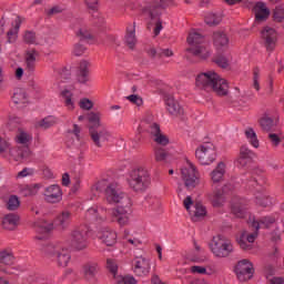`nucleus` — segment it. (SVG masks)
<instances>
[{
	"mask_svg": "<svg viewBox=\"0 0 284 284\" xmlns=\"http://www.w3.org/2000/svg\"><path fill=\"white\" fill-rule=\"evenodd\" d=\"M222 18L221 16L216 14V13H209L205 17V23L207 26H219V23H221Z\"/></svg>",
	"mask_w": 284,
	"mask_h": 284,
	"instance_id": "48",
	"label": "nucleus"
},
{
	"mask_svg": "<svg viewBox=\"0 0 284 284\" xmlns=\"http://www.w3.org/2000/svg\"><path fill=\"white\" fill-rule=\"evenodd\" d=\"M195 85L201 90H206V92L213 90L219 97H227L230 92L227 80L221 78V75L214 71L200 73L195 79Z\"/></svg>",
	"mask_w": 284,
	"mask_h": 284,
	"instance_id": "1",
	"label": "nucleus"
},
{
	"mask_svg": "<svg viewBox=\"0 0 284 284\" xmlns=\"http://www.w3.org/2000/svg\"><path fill=\"white\" fill-rule=\"evenodd\" d=\"M182 180L187 190H194L199 185V171L192 162L187 161L186 164L181 169Z\"/></svg>",
	"mask_w": 284,
	"mask_h": 284,
	"instance_id": "14",
	"label": "nucleus"
},
{
	"mask_svg": "<svg viewBox=\"0 0 284 284\" xmlns=\"http://www.w3.org/2000/svg\"><path fill=\"white\" fill-rule=\"evenodd\" d=\"M268 139L273 145V148H278L281 145V138L276 133H270Z\"/></svg>",
	"mask_w": 284,
	"mask_h": 284,
	"instance_id": "62",
	"label": "nucleus"
},
{
	"mask_svg": "<svg viewBox=\"0 0 284 284\" xmlns=\"http://www.w3.org/2000/svg\"><path fill=\"white\" fill-rule=\"evenodd\" d=\"M19 225V216L14 213L7 214L2 219V227L4 230H14Z\"/></svg>",
	"mask_w": 284,
	"mask_h": 284,
	"instance_id": "35",
	"label": "nucleus"
},
{
	"mask_svg": "<svg viewBox=\"0 0 284 284\" xmlns=\"http://www.w3.org/2000/svg\"><path fill=\"white\" fill-rule=\"evenodd\" d=\"M213 45L217 52H225L230 48V38L223 31H215L213 33Z\"/></svg>",
	"mask_w": 284,
	"mask_h": 284,
	"instance_id": "24",
	"label": "nucleus"
},
{
	"mask_svg": "<svg viewBox=\"0 0 284 284\" xmlns=\"http://www.w3.org/2000/svg\"><path fill=\"white\" fill-rule=\"evenodd\" d=\"M125 43L130 50H134V47L136 45V31L134 27L126 29Z\"/></svg>",
	"mask_w": 284,
	"mask_h": 284,
	"instance_id": "40",
	"label": "nucleus"
},
{
	"mask_svg": "<svg viewBox=\"0 0 284 284\" xmlns=\"http://www.w3.org/2000/svg\"><path fill=\"white\" fill-rule=\"evenodd\" d=\"M255 201H256V204L261 205L262 207H267V205L272 203L270 197H267L266 195H261V196L256 195Z\"/></svg>",
	"mask_w": 284,
	"mask_h": 284,
	"instance_id": "58",
	"label": "nucleus"
},
{
	"mask_svg": "<svg viewBox=\"0 0 284 284\" xmlns=\"http://www.w3.org/2000/svg\"><path fill=\"white\" fill-rule=\"evenodd\" d=\"M146 130H148L149 134H151V136H153V139L161 134V125H159L155 122L150 123Z\"/></svg>",
	"mask_w": 284,
	"mask_h": 284,
	"instance_id": "54",
	"label": "nucleus"
},
{
	"mask_svg": "<svg viewBox=\"0 0 284 284\" xmlns=\"http://www.w3.org/2000/svg\"><path fill=\"white\" fill-rule=\"evenodd\" d=\"M21 205V202L19 201V197L17 195H10L9 200L7 202V209L11 212H14V210H19V206Z\"/></svg>",
	"mask_w": 284,
	"mask_h": 284,
	"instance_id": "46",
	"label": "nucleus"
},
{
	"mask_svg": "<svg viewBox=\"0 0 284 284\" xmlns=\"http://www.w3.org/2000/svg\"><path fill=\"white\" fill-rule=\"evenodd\" d=\"M261 70L258 68H255L253 70V88L258 92L261 90Z\"/></svg>",
	"mask_w": 284,
	"mask_h": 284,
	"instance_id": "51",
	"label": "nucleus"
},
{
	"mask_svg": "<svg viewBox=\"0 0 284 284\" xmlns=\"http://www.w3.org/2000/svg\"><path fill=\"white\" fill-rule=\"evenodd\" d=\"M195 156L201 165H211L216 160V150L211 142L202 143L195 151Z\"/></svg>",
	"mask_w": 284,
	"mask_h": 284,
	"instance_id": "12",
	"label": "nucleus"
},
{
	"mask_svg": "<svg viewBox=\"0 0 284 284\" xmlns=\"http://www.w3.org/2000/svg\"><path fill=\"white\" fill-rule=\"evenodd\" d=\"M22 196H34L37 194V184L24 185L21 189Z\"/></svg>",
	"mask_w": 284,
	"mask_h": 284,
	"instance_id": "53",
	"label": "nucleus"
},
{
	"mask_svg": "<svg viewBox=\"0 0 284 284\" xmlns=\"http://www.w3.org/2000/svg\"><path fill=\"white\" fill-rule=\"evenodd\" d=\"M152 183L150 171L143 166H138L126 174V184L133 192H145Z\"/></svg>",
	"mask_w": 284,
	"mask_h": 284,
	"instance_id": "3",
	"label": "nucleus"
},
{
	"mask_svg": "<svg viewBox=\"0 0 284 284\" xmlns=\"http://www.w3.org/2000/svg\"><path fill=\"white\" fill-rule=\"evenodd\" d=\"M99 273V264L97 262H87L82 265V274L87 281H92Z\"/></svg>",
	"mask_w": 284,
	"mask_h": 284,
	"instance_id": "31",
	"label": "nucleus"
},
{
	"mask_svg": "<svg viewBox=\"0 0 284 284\" xmlns=\"http://www.w3.org/2000/svg\"><path fill=\"white\" fill-rule=\"evenodd\" d=\"M28 95L26 94V91L23 90H17L13 93L12 102L18 105V108H26V104L28 103Z\"/></svg>",
	"mask_w": 284,
	"mask_h": 284,
	"instance_id": "37",
	"label": "nucleus"
},
{
	"mask_svg": "<svg viewBox=\"0 0 284 284\" xmlns=\"http://www.w3.org/2000/svg\"><path fill=\"white\" fill-rule=\"evenodd\" d=\"M59 123V119L54 115H48L44 119H42L40 122H38L39 128H42V130H50V128H54Z\"/></svg>",
	"mask_w": 284,
	"mask_h": 284,
	"instance_id": "39",
	"label": "nucleus"
},
{
	"mask_svg": "<svg viewBox=\"0 0 284 284\" xmlns=\"http://www.w3.org/2000/svg\"><path fill=\"white\" fill-rule=\"evenodd\" d=\"M183 205H184L185 210L187 212H190V214L192 216V221H199L207 214V209H205V206L201 203H195V205H194V201L192 200V196H190V195L184 199ZM192 205H194L193 212L190 211V207H192Z\"/></svg>",
	"mask_w": 284,
	"mask_h": 284,
	"instance_id": "18",
	"label": "nucleus"
},
{
	"mask_svg": "<svg viewBox=\"0 0 284 284\" xmlns=\"http://www.w3.org/2000/svg\"><path fill=\"white\" fill-rule=\"evenodd\" d=\"M98 239L104 243V245H108L109 247H112L116 243V231L104 227L98 232Z\"/></svg>",
	"mask_w": 284,
	"mask_h": 284,
	"instance_id": "26",
	"label": "nucleus"
},
{
	"mask_svg": "<svg viewBox=\"0 0 284 284\" xmlns=\"http://www.w3.org/2000/svg\"><path fill=\"white\" fill-rule=\"evenodd\" d=\"M61 99L68 110H74V94H72V91L64 89L60 93Z\"/></svg>",
	"mask_w": 284,
	"mask_h": 284,
	"instance_id": "38",
	"label": "nucleus"
},
{
	"mask_svg": "<svg viewBox=\"0 0 284 284\" xmlns=\"http://www.w3.org/2000/svg\"><path fill=\"white\" fill-rule=\"evenodd\" d=\"M77 81L82 85H85L87 83H90L92 81V78H90V62L85 60L80 62L77 72Z\"/></svg>",
	"mask_w": 284,
	"mask_h": 284,
	"instance_id": "25",
	"label": "nucleus"
},
{
	"mask_svg": "<svg viewBox=\"0 0 284 284\" xmlns=\"http://www.w3.org/2000/svg\"><path fill=\"white\" fill-rule=\"evenodd\" d=\"M106 270L111 272L114 278H116V272H119V265L116 264V261L114 260H106Z\"/></svg>",
	"mask_w": 284,
	"mask_h": 284,
	"instance_id": "55",
	"label": "nucleus"
},
{
	"mask_svg": "<svg viewBox=\"0 0 284 284\" xmlns=\"http://www.w3.org/2000/svg\"><path fill=\"white\" fill-rule=\"evenodd\" d=\"M247 190L252 192H263L265 185H267V179L263 174V171L256 169L252 173H248L246 180H243Z\"/></svg>",
	"mask_w": 284,
	"mask_h": 284,
	"instance_id": "11",
	"label": "nucleus"
},
{
	"mask_svg": "<svg viewBox=\"0 0 284 284\" xmlns=\"http://www.w3.org/2000/svg\"><path fill=\"white\" fill-rule=\"evenodd\" d=\"M234 272L242 283L250 281L254 276V264L250 260H241L235 265Z\"/></svg>",
	"mask_w": 284,
	"mask_h": 284,
	"instance_id": "15",
	"label": "nucleus"
},
{
	"mask_svg": "<svg viewBox=\"0 0 284 284\" xmlns=\"http://www.w3.org/2000/svg\"><path fill=\"white\" fill-rule=\"evenodd\" d=\"M275 222H276V219H274L273 216H264L258 221H254L252 223V227H254L255 232L247 233L244 231L237 240V243L241 250H246V251L252 250V243L256 241V237L258 236V230H261V227L267 229L270 227V225H273V223Z\"/></svg>",
	"mask_w": 284,
	"mask_h": 284,
	"instance_id": "4",
	"label": "nucleus"
},
{
	"mask_svg": "<svg viewBox=\"0 0 284 284\" xmlns=\"http://www.w3.org/2000/svg\"><path fill=\"white\" fill-rule=\"evenodd\" d=\"M214 63H216V65H219V68H230V55L225 57L223 54H217L214 59H213Z\"/></svg>",
	"mask_w": 284,
	"mask_h": 284,
	"instance_id": "45",
	"label": "nucleus"
},
{
	"mask_svg": "<svg viewBox=\"0 0 284 284\" xmlns=\"http://www.w3.org/2000/svg\"><path fill=\"white\" fill-rule=\"evenodd\" d=\"M88 121L91 123L90 128H93L97 130L98 128H101V115L99 113L91 112L88 114Z\"/></svg>",
	"mask_w": 284,
	"mask_h": 284,
	"instance_id": "44",
	"label": "nucleus"
},
{
	"mask_svg": "<svg viewBox=\"0 0 284 284\" xmlns=\"http://www.w3.org/2000/svg\"><path fill=\"white\" fill-rule=\"evenodd\" d=\"M79 105L81 110H92V108H94V103L92 102V100L87 98L81 99Z\"/></svg>",
	"mask_w": 284,
	"mask_h": 284,
	"instance_id": "57",
	"label": "nucleus"
},
{
	"mask_svg": "<svg viewBox=\"0 0 284 284\" xmlns=\"http://www.w3.org/2000/svg\"><path fill=\"white\" fill-rule=\"evenodd\" d=\"M153 141H155L158 145H168V143H170V140L163 133H160L158 136L153 138Z\"/></svg>",
	"mask_w": 284,
	"mask_h": 284,
	"instance_id": "61",
	"label": "nucleus"
},
{
	"mask_svg": "<svg viewBox=\"0 0 284 284\" xmlns=\"http://www.w3.org/2000/svg\"><path fill=\"white\" fill-rule=\"evenodd\" d=\"M54 230V223L51 221L45 220H38V226H37V233L42 234V236H37L38 241H41V239H48L50 234H52V231Z\"/></svg>",
	"mask_w": 284,
	"mask_h": 284,
	"instance_id": "28",
	"label": "nucleus"
},
{
	"mask_svg": "<svg viewBox=\"0 0 284 284\" xmlns=\"http://www.w3.org/2000/svg\"><path fill=\"white\" fill-rule=\"evenodd\" d=\"M30 141H32V135H30V133H28L27 131L19 129L16 135V142L19 145H23V148L18 149V151L11 149L9 151L11 156H14V159H27V156L30 155V149H28V144L30 143ZM14 152H17V154H14Z\"/></svg>",
	"mask_w": 284,
	"mask_h": 284,
	"instance_id": "10",
	"label": "nucleus"
},
{
	"mask_svg": "<svg viewBox=\"0 0 284 284\" xmlns=\"http://www.w3.org/2000/svg\"><path fill=\"white\" fill-rule=\"evenodd\" d=\"M276 123H278V115H270V113H266L262 116L260 120V125L262 130L265 132H270L276 128Z\"/></svg>",
	"mask_w": 284,
	"mask_h": 284,
	"instance_id": "30",
	"label": "nucleus"
},
{
	"mask_svg": "<svg viewBox=\"0 0 284 284\" xmlns=\"http://www.w3.org/2000/svg\"><path fill=\"white\" fill-rule=\"evenodd\" d=\"M261 34L267 52H274V50L276 49V43L278 41V33L276 32V29L272 27H265L262 30Z\"/></svg>",
	"mask_w": 284,
	"mask_h": 284,
	"instance_id": "17",
	"label": "nucleus"
},
{
	"mask_svg": "<svg viewBox=\"0 0 284 284\" xmlns=\"http://www.w3.org/2000/svg\"><path fill=\"white\" fill-rule=\"evenodd\" d=\"M253 12L255 14V21H265L270 17V9L264 2H256L253 7Z\"/></svg>",
	"mask_w": 284,
	"mask_h": 284,
	"instance_id": "32",
	"label": "nucleus"
},
{
	"mask_svg": "<svg viewBox=\"0 0 284 284\" xmlns=\"http://www.w3.org/2000/svg\"><path fill=\"white\" fill-rule=\"evenodd\" d=\"M43 196L45 203L54 205L63 201V190L59 184H51L44 189Z\"/></svg>",
	"mask_w": 284,
	"mask_h": 284,
	"instance_id": "16",
	"label": "nucleus"
},
{
	"mask_svg": "<svg viewBox=\"0 0 284 284\" xmlns=\"http://www.w3.org/2000/svg\"><path fill=\"white\" fill-rule=\"evenodd\" d=\"M22 21L21 17H16L13 28L7 33V42L14 43L17 41L19 37V28H21Z\"/></svg>",
	"mask_w": 284,
	"mask_h": 284,
	"instance_id": "34",
	"label": "nucleus"
},
{
	"mask_svg": "<svg viewBox=\"0 0 284 284\" xmlns=\"http://www.w3.org/2000/svg\"><path fill=\"white\" fill-rule=\"evenodd\" d=\"M38 245L42 246L40 250L41 252H43L47 258H51V261H57L60 267H68V264L72 258V255L70 254V250L63 246V243L53 242L47 245L38 243Z\"/></svg>",
	"mask_w": 284,
	"mask_h": 284,
	"instance_id": "2",
	"label": "nucleus"
},
{
	"mask_svg": "<svg viewBox=\"0 0 284 284\" xmlns=\"http://www.w3.org/2000/svg\"><path fill=\"white\" fill-rule=\"evenodd\" d=\"M128 101L134 103V105H143V99L136 94H131L126 97Z\"/></svg>",
	"mask_w": 284,
	"mask_h": 284,
	"instance_id": "63",
	"label": "nucleus"
},
{
	"mask_svg": "<svg viewBox=\"0 0 284 284\" xmlns=\"http://www.w3.org/2000/svg\"><path fill=\"white\" fill-rule=\"evenodd\" d=\"M245 201L243 199H234L231 204L232 213L237 216V219H244L245 211L247 210L243 204Z\"/></svg>",
	"mask_w": 284,
	"mask_h": 284,
	"instance_id": "33",
	"label": "nucleus"
},
{
	"mask_svg": "<svg viewBox=\"0 0 284 284\" xmlns=\"http://www.w3.org/2000/svg\"><path fill=\"white\" fill-rule=\"evenodd\" d=\"M109 219L112 223H118L121 227L130 223V216H132V201L118 204L115 207L110 209Z\"/></svg>",
	"mask_w": 284,
	"mask_h": 284,
	"instance_id": "6",
	"label": "nucleus"
},
{
	"mask_svg": "<svg viewBox=\"0 0 284 284\" xmlns=\"http://www.w3.org/2000/svg\"><path fill=\"white\" fill-rule=\"evenodd\" d=\"M164 103L166 111L171 116H183V114H185V109H183V105H181V103L178 102V100L174 99V97H165Z\"/></svg>",
	"mask_w": 284,
	"mask_h": 284,
	"instance_id": "23",
	"label": "nucleus"
},
{
	"mask_svg": "<svg viewBox=\"0 0 284 284\" xmlns=\"http://www.w3.org/2000/svg\"><path fill=\"white\" fill-rule=\"evenodd\" d=\"M14 263V255L9 251H0V265H12Z\"/></svg>",
	"mask_w": 284,
	"mask_h": 284,
	"instance_id": "42",
	"label": "nucleus"
},
{
	"mask_svg": "<svg viewBox=\"0 0 284 284\" xmlns=\"http://www.w3.org/2000/svg\"><path fill=\"white\" fill-rule=\"evenodd\" d=\"M89 132L97 148H103V144L110 140V132L105 128L98 126V129H94V126H91Z\"/></svg>",
	"mask_w": 284,
	"mask_h": 284,
	"instance_id": "21",
	"label": "nucleus"
},
{
	"mask_svg": "<svg viewBox=\"0 0 284 284\" xmlns=\"http://www.w3.org/2000/svg\"><path fill=\"white\" fill-rule=\"evenodd\" d=\"M225 176V163L220 162L217 166L211 172V181L213 183H221Z\"/></svg>",
	"mask_w": 284,
	"mask_h": 284,
	"instance_id": "36",
	"label": "nucleus"
},
{
	"mask_svg": "<svg viewBox=\"0 0 284 284\" xmlns=\"http://www.w3.org/2000/svg\"><path fill=\"white\" fill-rule=\"evenodd\" d=\"M104 196L110 205H123V203L132 201L116 182H112L105 187Z\"/></svg>",
	"mask_w": 284,
	"mask_h": 284,
	"instance_id": "7",
	"label": "nucleus"
},
{
	"mask_svg": "<svg viewBox=\"0 0 284 284\" xmlns=\"http://www.w3.org/2000/svg\"><path fill=\"white\" fill-rule=\"evenodd\" d=\"M268 284H284V278L273 276V277L268 278Z\"/></svg>",
	"mask_w": 284,
	"mask_h": 284,
	"instance_id": "64",
	"label": "nucleus"
},
{
	"mask_svg": "<svg viewBox=\"0 0 284 284\" xmlns=\"http://www.w3.org/2000/svg\"><path fill=\"white\" fill-rule=\"evenodd\" d=\"M143 3V14H148L149 19H159L163 10L172 6V0H144Z\"/></svg>",
	"mask_w": 284,
	"mask_h": 284,
	"instance_id": "9",
	"label": "nucleus"
},
{
	"mask_svg": "<svg viewBox=\"0 0 284 284\" xmlns=\"http://www.w3.org/2000/svg\"><path fill=\"white\" fill-rule=\"evenodd\" d=\"M190 272L191 274H207V275L216 274V270L207 271L205 266H199V265L191 266Z\"/></svg>",
	"mask_w": 284,
	"mask_h": 284,
	"instance_id": "47",
	"label": "nucleus"
},
{
	"mask_svg": "<svg viewBox=\"0 0 284 284\" xmlns=\"http://www.w3.org/2000/svg\"><path fill=\"white\" fill-rule=\"evenodd\" d=\"M106 212L108 209L103 206H91L85 212V220L90 221L91 223H105V221H108V215H105Z\"/></svg>",
	"mask_w": 284,
	"mask_h": 284,
	"instance_id": "20",
	"label": "nucleus"
},
{
	"mask_svg": "<svg viewBox=\"0 0 284 284\" xmlns=\"http://www.w3.org/2000/svg\"><path fill=\"white\" fill-rule=\"evenodd\" d=\"M27 68L28 70H30L31 72H34V68L37 67V52L36 51H29L27 53Z\"/></svg>",
	"mask_w": 284,
	"mask_h": 284,
	"instance_id": "43",
	"label": "nucleus"
},
{
	"mask_svg": "<svg viewBox=\"0 0 284 284\" xmlns=\"http://www.w3.org/2000/svg\"><path fill=\"white\" fill-rule=\"evenodd\" d=\"M36 171L34 169L26 168L18 173V179H26L27 176H34Z\"/></svg>",
	"mask_w": 284,
	"mask_h": 284,
	"instance_id": "60",
	"label": "nucleus"
},
{
	"mask_svg": "<svg viewBox=\"0 0 284 284\" xmlns=\"http://www.w3.org/2000/svg\"><path fill=\"white\" fill-rule=\"evenodd\" d=\"M232 190H234V185L232 184H225L222 189L214 190L213 193L209 195L213 207H221V205L225 203V194L232 192Z\"/></svg>",
	"mask_w": 284,
	"mask_h": 284,
	"instance_id": "22",
	"label": "nucleus"
},
{
	"mask_svg": "<svg viewBox=\"0 0 284 284\" xmlns=\"http://www.w3.org/2000/svg\"><path fill=\"white\" fill-rule=\"evenodd\" d=\"M70 223H72V212L69 210H63L54 219V225L59 230H68Z\"/></svg>",
	"mask_w": 284,
	"mask_h": 284,
	"instance_id": "27",
	"label": "nucleus"
},
{
	"mask_svg": "<svg viewBox=\"0 0 284 284\" xmlns=\"http://www.w3.org/2000/svg\"><path fill=\"white\" fill-rule=\"evenodd\" d=\"M115 280L116 284H136L134 276H118Z\"/></svg>",
	"mask_w": 284,
	"mask_h": 284,
	"instance_id": "56",
	"label": "nucleus"
},
{
	"mask_svg": "<svg viewBox=\"0 0 284 284\" xmlns=\"http://www.w3.org/2000/svg\"><path fill=\"white\" fill-rule=\"evenodd\" d=\"M89 232L90 227H88V225H80L71 232V245L74 250L81 251L88 247Z\"/></svg>",
	"mask_w": 284,
	"mask_h": 284,
	"instance_id": "13",
	"label": "nucleus"
},
{
	"mask_svg": "<svg viewBox=\"0 0 284 284\" xmlns=\"http://www.w3.org/2000/svg\"><path fill=\"white\" fill-rule=\"evenodd\" d=\"M71 72H70V68L68 67H62L61 69L58 70V79L63 82V81H68V79H70L71 77Z\"/></svg>",
	"mask_w": 284,
	"mask_h": 284,
	"instance_id": "52",
	"label": "nucleus"
},
{
	"mask_svg": "<svg viewBox=\"0 0 284 284\" xmlns=\"http://www.w3.org/2000/svg\"><path fill=\"white\" fill-rule=\"evenodd\" d=\"M211 252L217 258H227L232 252H234V245H232V241L225 239L223 235H217L213 237L211 244Z\"/></svg>",
	"mask_w": 284,
	"mask_h": 284,
	"instance_id": "8",
	"label": "nucleus"
},
{
	"mask_svg": "<svg viewBox=\"0 0 284 284\" xmlns=\"http://www.w3.org/2000/svg\"><path fill=\"white\" fill-rule=\"evenodd\" d=\"M244 134L248 141V143H251V145L253 148H258L260 143H258V138L256 136V132L254 131V129L248 128L244 131Z\"/></svg>",
	"mask_w": 284,
	"mask_h": 284,
	"instance_id": "41",
	"label": "nucleus"
},
{
	"mask_svg": "<svg viewBox=\"0 0 284 284\" xmlns=\"http://www.w3.org/2000/svg\"><path fill=\"white\" fill-rule=\"evenodd\" d=\"M186 41L189 45H191L186 49V52H191V54L200 59H207V57H210V51L205 48V37H203L201 32L192 30Z\"/></svg>",
	"mask_w": 284,
	"mask_h": 284,
	"instance_id": "5",
	"label": "nucleus"
},
{
	"mask_svg": "<svg viewBox=\"0 0 284 284\" xmlns=\"http://www.w3.org/2000/svg\"><path fill=\"white\" fill-rule=\"evenodd\" d=\"M253 156H254V152H252L250 148L242 146L240 149V156L235 161V165H237V168H245V165H247L250 161H252Z\"/></svg>",
	"mask_w": 284,
	"mask_h": 284,
	"instance_id": "29",
	"label": "nucleus"
},
{
	"mask_svg": "<svg viewBox=\"0 0 284 284\" xmlns=\"http://www.w3.org/2000/svg\"><path fill=\"white\" fill-rule=\"evenodd\" d=\"M273 19L282 23V21H284V8H276L273 13Z\"/></svg>",
	"mask_w": 284,
	"mask_h": 284,
	"instance_id": "59",
	"label": "nucleus"
},
{
	"mask_svg": "<svg viewBox=\"0 0 284 284\" xmlns=\"http://www.w3.org/2000/svg\"><path fill=\"white\" fill-rule=\"evenodd\" d=\"M23 41L29 45L37 43V32L27 30L23 34Z\"/></svg>",
	"mask_w": 284,
	"mask_h": 284,
	"instance_id": "50",
	"label": "nucleus"
},
{
	"mask_svg": "<svg viewBox=\"0 0 284 284\" xmlns=\"http://www.w3.org/2000/svg\"><path fill=\"white\" fill-rule=\"evenodd\" d=\"M152 270V264H150V260L144 256H136L132 261V272L135 276H148L150 271Z\"/></svg>",
	"mask_w": 284,
	"mask_h": 284,
	"instance_id": "19",
	"label": "nucleus"
},
{
	"mask_svg": "<svg viewBox=\"0 0 284 284\" xmlns=\"http://www.w3.org/2000/svg\"><path fill=\"white\" fill-rule=\"evenodd\" d=\"M155 161L161 163L168 159V151L165 149L156 146L154 151Z\"/></svg>",
	"mask_w": 284,
	"mask_h": 284,
	"instance_id": "49",
	"label": "nucleus"
}]
</instances>
